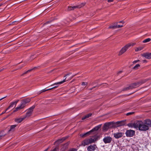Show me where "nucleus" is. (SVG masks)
<instances>
[{
  "instance_id": "obj_1",
  "label": "nucleus",
  "mask_w": 151,
  "mask_h": 151,
  "mask_svg": "<svg viewBox=\"0 0 151 151\" xmlns=\"http://www.w3.org/2000/svg\"><path fill=\"white\" fill-rule=\"evenodd\" d=\"M31 101L30 99L27 98L21 101V104L19 106L16 108L13 112H15L18 110L24 108L26 104L29 103Z\"/></svg>"
},
{
  "instance_id": "obj_2",
  "label": "nucleus",
  "mask_w": 151,
  "mask_h": 151,
  "mask_svg": "<svg viewBox=\"0 0 151 151\" xmlns=\"http://www.w3.org/2000/svg\"><path fill=\"white\" fill-rule=\"evenodd\" d=\"M101 124H99L93 128L91 130L86 133L80 134V136L82 138H84L89 135L92 134V133L94 131L98 130L101 127Z\"/></svg>"
},
{
  "instance_id": "obj_3",
  "label": "nucleus",
  "mask_w": 151,
  "mask_h": 151,
  "mask_svg": "<svg viewBox=\"0 0 151 151\" xmlns=\"http://www.w3.org/2000/svg\"><path fill=\"white\" fill-rule=\"evenodd\" d=\"M137 128L141 131H146L148 130L149 127L148 126L145 124L141 121H138Z\"/></svg>"
},
{
  "instance_id": "obj_4",
  "label": "nucleus",
  "mask_w": 151,
  "mask_h": 151,
  "mask_svg": "<svg viewBox=\"0 0 151 151\" xmlns=\"http://www.w3.org/2000/svg\"><path fill=\"white\" fill-rule=\"evenodd\" d=\"M35 105H33L30 108H29L28 109L27 111L26 112V114L24 116V117H25V118L26 117H29L31 116L32 113L33 111V109L35 108Z\"/></svg>"
},
{
  "instance_id": "obj_5",
  "label": "nucleus",
  "mask_w": 151,
  "mask_h": 151,
  "mask_svg": "<svg viewBox=\"0 0 151 151\" xmlns=\"http://www.w3.org/2000/svg\"><path fill=\"white\" fill-rule=\"evenodd\" d=\"M135 134V132L134 130L130 129L127 130L125 134L127 137H131L134 136Z\"/></svg>"
},
{
  "instance_id": "obj_6",
  "label": "nucleus",
  "mask_w": 151,
  "mask_h": 151,
  "mask_svg": "<svg viewBox=\"0 0 151 151\" xmlns=\"http://www.w3.org/2000/svg\"><path fill=\"white\" fill-rule=\"evenodd\" d=\"M147 81V80L146 79L145 80H141L139 81L136 82L132 83L134 88L138 87L142 84L145 83Z\"/></svg>"
},
{
  "instance_id": "obj_7",
  "label": "nucleus",
  "mask_w": 151,
  "mask_h": 151,
  "mask_svg": "<svg viewBox=\"0 0 151 151\" xmlns=\"http://www.w3.org/2000/svg\"><path fill=\"white\" fill-rule=\"evenodd\" d=\"M131 45L130 44H127L124 47H123L122 49L120 51L119 55H121L122 54L130 47Z\"/></svg>"
},
{
  "instance_id": "obj_8",
  "label": "nucleus",
  "mask_w": 151,
  "mask_h": 151,
  "mask_svg": "<svg viewBox=\"0 0 151 151\" xmlns=\"http://www.w3.org/2000/svg\"><path fill=\"white\" fill-rule=\"evenodd\" d=\"M93 138H90L88 139L90 144L94 143L95 141H97L99 137V136L97 135H95L92 136Z\"/></svg>"
},
{
  "instance_id": "obj_9",
  "label": "nucleus",
  "mask_w": 151,
  "mask_h": 151,
  "mask_svg": "<svg viewBox=\"0 0 151 151\" xmlns=\"http://www.w3.org/2000/svg\"><path fill=\"white\" fill-rule=\"evenodd\" d=\"M96 148H97L96 145L95 144H93L88 146L87 150L88 151H95Z\"/></svg>"
},
{
  "instance_id": "obj_10",
  "label": "nucleus",
  "mask_w": 151,
  "mask_h": 151,
  "mask_svg": "<svg viewBox=\"0 0 151 151\" xmlns=\"http://www.w3.org/2000/svg\"><path fill=\"white\" fill-rule=\"evenodd\" d=\"M138 121L134 122V123H130L127 124V126L131 128H134L135 129H137V124Z\"/></svg>"
},
{
  "instance_id": "obj_11",
  "label": "nucleus",
  "mask_w": 151,
  "mask_h": 151,
  "mask_svg": "<svg viewBox=\"0 0 151 151\" xmlns=\"http://www.w3.org/2000/svg\"><path fill=\"white\" fill-rule=\"evenodd\" d=\"M112 139L110 136L105 137L103 139V141L105 144L110 143Z\"/></svg>"
},
{
  "instance_id": "obj_12",
  "label": "nucleus",
  "mask_w": 151,
  "mask_h": 151,
  "mask_svg": "<svg viewBox=\"0 0 151 151\" xmlns=\"http://www.w3.org/2000/svg\"><path fill=\"white\" fill-rule=\"evenodd\" d=\"M110 122L105 123L103 126L102 128L103 130L106 131L108 130L109 128H111V127H110Z\"/></svg>"
},
{
  "instance_id": "obj_13",
  "label": "nucleus",
  "mask_w": 151,
  "mask_h": 151,
  "mask_svg": "<svg viewBox=\"0 0 151 151\" xmlns=\"http://www.w3.org/2000/svg\"><path fill=\"white\" fill-rule=\"evenodd\" d=\"M124 133L122 132H118L114 133L113 134L114 137L116 139H118L122 137Z\"/></svg>"
},
{
  "instance_id": "obj_14",
  "label": "nucleus",
  "mask_w": 151,
  "mask_h": 151,
  "mask_svg": "<svg viewBox=\"0 0 151 151\" xmlns=\"http://www.w3.org/2000/svg\"><path fill=\"white\" fill-rule=\"evenodd\" d=\"M70 144L69 142H67L63 144V147L61 149V150L62 151H64L66 149H67L68 147V145Z\"/></svg>"
},
{
  "instance_id": "obj_15",
  "label": "nucleus",
  "mask_w": 151,
  "mask_h": 151,
  "mask_svg": "<svg viewBox=\"0 0 151 151\" xmlns=\"http://www.w3.org/2000/svg\"><path fill=\"white\" fill-rule=\"evenodd\" d=\"M19 101V100H18L17 101H13L11 102L10 105L6 109V110H8L10 108L12 107L15 104L16 105L18 103V102Z\"/></svg>"
},
{
  "instance_id": "obj_16",
  "label": "nucleus",
  "mask_w": 151,
  "mask_h": 151,
  "mask_svg": "<svg viewBox=\"0 0 151 151\" xmlns=\"http://www.w3.org/2000/svg\"><path fill=\"white\" fill-rule=\"evenodd\" d=\"M142 56L148 59H151V52L150 53H144L142 55Z\"/></svg>"
},
{
  "instance_id": "obj_17",
  "label": "nucleus",
  "mask_w": 151,
  "mask_h": 151,
  "mask_svg": "<svg viewBox=\"0 0 151 151\" xmlns=\"http://www.w3.org/2000/svg\"><path fill=\"white\" fill-rule=\"evenodd\" d=\"M90 144L88 139L83 140L81 143V145L84 146L86 145H87Z\"/></svg>"
},
{
  "instance_id": "obj_18",
  "label": "nucleus",
  "mask_w": 151,
  "mask_h": 151,
  "mask_svg": "<svg viewBox=\"0 0 151 151\" xmlns=\"http://www.w3.org/2000/svg\"><path fill=\"white\" fill-rule=\"evenodd\" d=\"M25 117L23 116V117L17 118L15 119V122L18 123L21 122L23 120L25 119Z\"/></svg>"
},
{
  "instance_id": "obj_19",
  "label": "nucleus",
  "mask_w": 151,
  "mask_h": 151,
  "mask_svg": "<svg viewBox=\"0 0 151 151\" xmlns=\"http://www.w3.org/2000/svg\"><path fill=\"white\" fill-rule=\"evenodd\" d=\"M110 123H111L110 127H111V128H115L118 127L117 122H110Z\"/></svg>"
},
{
  "instance_id": "obj_20",
  "label": "nucleus",
  "mask_w": 151,
  "mask_h": 151,
  "mask_svg": "<svg viewBox=\"0 0 151 151\" xmlns=\"http://www.w3.org/2000/svg\"><path fill=\"white\" fill-rule=\"evenodd\" d=\"M125 121H117V123L118 127L124 126L125 124Z\"/></svg>"
},
{
  "instance_id": "obj_21",
  "label": "nucleus",
  "mask_w": 151,
  "mask_h": 151,
  "mask_svg": "<svg viewBox=\"0 0 151 151\" xmlns=\"http://www.w3.org/2000/svg\"><path fill=\"white\" fill-rule=\"evenodd\" d=\"M17 127L16 125H14L10 126V129L9 130L8 132H13L15 130V128Z\"/></svg>"
},
{
  "instance_id": "obj_22",
  "label": "nucleus",
  "mask_w": 151,
  "mask_h": 151,
  "mask_svg": "<svg viewBox=\"0 0 151 151\" xmlns=\"http://www.w3.org/2000/svg\"><path fill=\"white\" fill-rule=\"evenodd\" d=\"M68 137H63L60 139L58 140L57 141H56L55 142H58L59 143H61L63 141L65 140Z\"/></svg>"
},
{
  "instance_id": "obj_23",
  "label": "nucleus",
  "mask_w": 151,
  "mask_h": 151,
  "mask_svg": "<svg viewBox=\"0 0 151 151\" xmlns=\"http://www.w3.org/2000/svg\"><path fill=\"white\" fill-rule=\"evenodd\" d=\"M78 6H68L67 9L68 11H70L74 10L75 9L78 8Z\"/></svg>"
},
{
  "instance_id": "obj_24",
  "label": "nucleus",
  "mask_w": 151,
  "mask_h": 151,
  "mask_svg": "<svg viewBox=\"0 0 151 151\" xmlns=\"http://www.w3.org/2000/svg\"><path fill=\"white\" fill-rule=\"evenodd\" d=\"M145 124L148 126H151V120L149 119H146L145 120Z\"/></svg>"
},
{
  "instance_id": "obj_25",
  "label": "nucleus",
  "mask_w": 151,
  "mask_h": 151,
  "mask_svg": "<svg viewBox=\"0 0 151 151\" xmlns=\"http://www.w3.org/2000/svg\"><path fill=\"white\" fill-rule=\"evenodd\" d=\"M66 79V78H65V79H63V80L62 81L58 82H57L56 83H55L52 84V85H51L50 86H52L55 85H58V84H61L66 81H65Z\"/></svg>"
},
{
  "instance_id": "obj_26",
  "label": "nucleus",
  "mask_w": 151,
  "mask_h": 151,
  "mask_svg": "<svg viewBox=\"0 0 151 151\" xmlns=\"http://www.w3.org/2000/svg\"><path fill=\"white\" fill-rule=\"evenodd\" d=\"M92 115V114L91 113H89L88 114H87L86 115L82 117V120H84L85 119L87 118H89V117L91 116Z\"/></svg>"
},
{
  "instance_id": "obj_27",
  "label": "nucleus",
  "mask_w": 151,
  "mask_h": 151,
  "mask_svg": "<svg viewBox=\"0 0 151 151\" xmlns=\"http://www.w3.org/2000/svg\"><path fill=\"white\" fill-rule=\"evenodd\" d=\"M4 131H2L0 133V140L2 137H4L6 134V133H4Z\"/></svg>"
},
{
  "instance_id": "obj_28",
  "label": "nucleus",
  "mask_w": 151,
  "mask_h": 151,
  "mask_svg": "<svg viewBox=\"0 0 151 151\" xmlns=\"http://www.w3.org/2000/svg\"><path fill=\"white\" fill-rule=\"evenodd\" d=\"M108 28H109V29H116V23H115L114 25H111Z\"/></svg>"
},
{
  "instance_id": "obj_29",
  "label": "nucleus",
  "mask_w": 151,
  "mask_h": 151,
  "mask_svg": "<svg viewBox=\"0 0 151 151\" xmlns=\"http://www.w3.org/2000/svg\"><path fill=\"white\" fill-rule=\"evenodd\" d=\"M140 66V65L139 64H136L134 67L132 68L133 69L136 70L138 69L139 67Z\"/></svg>"
},
{
  "instance_id": "obj_30",
  "label": "nucleus",
  "mask_w": 151,
  "mask_h": 151,
  "mask_svg": "<svg viewBox=\"0 0 151 151\" xmlns=\"http://www.w3.org/2000/svg\"><path fill=\"white\" fill-rule=\"evenodd\" d=\"M151 40V39L150 38H148L145 39L142 41L143 43H146L150 41Z\"/></svg>"
},
{
  "instance_id": "obj_31",
  "label": "nucleus",
  "mask_w": 151,
  "mask_h": 151,
  "mask_svg": "<svg viewBox=\"0 0 151 151\" xmlns=\"http://www.w3.org/2000/svg\"><path fill=\"white\" fill-rule=\"evenodd\" d=\"M77 149L74 148H70L68 151H77Z\"/></svg>"
},
{
  "instance_id": "obj_32",
  "label": "nucleus",
  "mask_w": 151,
  "mask_h": 151,
  "mask_svg": "<svg viewBox=\"0 0 151 151\" xmlns=\"http://www.w3.org/2000/svg\"><path fill=\"white\" fill-rule=\"evenodd\" d=\"M129 87L130 89H131L133 88H134V86H133V83H132V84H130L129 85Z\"/></svg>"
},
{
  "instance_id": "obj_33",
  "label": "nucleus",
  "mask_w": 151,
  "mask_h": 151,
  "mask_svg": "<svg viewBox=\"0 0 151 151\" xmlns=\"http://www.w3.org/2000/svg\"><path fill=\"white\" fill-rule=\"evenodd\" d=\"M50 151H59V148L58 147H56L52 150H51Z\"/></svg>"
},
{
  "instance_id": "obj_34",
  "label": "nucleus",
  "mask_w": 151,
  "mask_h": 151,
  "mask_svg": "<svg viewBox=\"0 0 151 151\" xmlns=\"http://www.w3.org/2000/svg\"><path fill=\"white\" fill-rule=\"evenodd\" d=\"M142 50V48L141 47L137 48L135 49V51L136 52H137L141 50Z\"/></svg>"
},
{
  "instance_id": "obj_35",
  "label": "nucleus",
  "mask_w": 151,
  "mask_h": 151,
  "mask_svg": "<svg viewBox=\"0 0 151 151\" xmlns=\"http://www.w3.org/2000/svg\"><path fill=\"white\" fill-rule=\"evenodd\" d=\"M37 68L36 67H35L34 68H32V69H30L28 70L27 71V72H28V73L29 72H31L32 70L35 69V68Z\"/></svg>"
},
{
  "instance_id": "obj_36",
  "label": "nucleus",
  "mask_w": 151,
  "mask_h": 151,
  "mask_svg": "<svg viewBox=\"0 0 151 151\" xmlns=\"http://www.w3.org/2000/svg\"><path fill=\"white\" fill-rule=\"evenodd\" d=\"M116 28H120L122 27L123 26V25H117L116 24H117L116 22Z\"/></svg>"
},
{
  "instance_id": "obj_37",
  "label": "nucleus",
  "mask_w": 151,
  "mask_h": 151,
  "mask_svg": "<svg viewBox=\"0 0 151 151\" xmlns=\"http://www.w3.org/2000/svg\"><path fill=\"white\" fill-rule=\"evenodd\" d=\"M58 87V86H54V87H52L51 88H49V89H47V90L48 91H49V90H52V89H53L56 88Z\"/></svg>"
},
{
  "instance_id": "obj_38",
  "label": "nucleus",
  "mask_w": 151,
  "mask_h": 151,
  "mask_svg": "<svg viewBox=\"0 0 151 151\" xmlns=\"http://www.w3.org/2000/svg\"><path fill=\"white\" fill-rule=\"evenodd\" d=\"M129 90H130V89L129 88V87H125L123 88V90L124 91H128Z\"/></svg>"
},
{
  "instance_id": "obj_39",
  "label": "nucleus",
  "mask_w": 151,
  "mask_h": 151,
  "mask_svg": "<svg viewBox=\"0 0 151 151\" xmlns=\"http://www.w3.org/2000/svg\"><path fill=\"white\" fill-rule=\"evenodd\" d=\"M134 112H129V113H127V114H126V115L127 116H129V115H132L133 114H134Z\"/></svg>"
},
{
  "instance_id": "obj_40",
  "label": "nucleus",
  "mask_w": 151,
  "mask_h": 151,
  "mask_svg": "<svg viewBox=\"0 0 151 151\" xmlns=\"http://www.w3.org/2000/svg\"><path fill=\"white\" fill-rule=\"evenodd\" d=\"M139 60H134V61H133L132 63L133 64H134V63H137L138 62H139Z\"/></svg>"
},
{
  "instance_id": "obj_41",
  "label": "nucleus",
  "mask_w": 151,
  "mask_h": 151,
  "mask_svg": "<svg viewBox=\"0 0 151 151\" xmlns=\"http://www.w3.org/2000/svg\"><path fill=\"white\" fill-rule=\"evenodd\" d=\"M7 110H6H6L4 111H3L0 114V115H2L3 114H4V113H5L6 111H7Z\"/></svg>"
},
{
  "instance_id": "obj_42",
  "label": "nucleus",
  "mask_w": 151,
  "mask_h": 151,
  "mask_svg": "<svg viewBox=\"0 0 151 151\" xmlns=\"http://www.w3.org/2000/svg\"><path fill=\"white\" fill-rule=\"evenodd\" d=\"M118 23H124V22L123 21H120L119 22H116V24H117Z\"/></svg>"
},
{
  "instance_id": "obj_43",
  "label": "nucleus",
  "mask_w": 151,
  "mask_h": 151,
  "mask_svg": "<svg viewBox=\"0 0 151 151\" xmlns=\"http://www.w3.org/2000/svg\"><path fill=\"white\" fill-rule=\"evenodd\" d=\"M135 43H132V44H130V43H129L128 44H130L131 45L130 46V47L131 46H134V45H135Z\"/></svg>"
},
{
  "instance_id": "obj_44",
  "label": "nucleus",
  "mask_w": 151,
  "mask_h": 151,
  "mask_svg": "<svg viewBox=\"0 0 151 151\" xmlns=\"http://www.w3.org/2000/svg\"><path fill=\"white\" fill-rule=\"evenodd\" d=\"M28 72H27V71H26L24 73H23L22 75L21 76H23L24 75L26 74L27 73H28Z\"/></svg>"
},
{
  "instance_id": "obj_45",
  "label": "nucleus",
  "mask_w": 151,
  "mask_h": 151,
  "mask_svg": "<svg viewBox=\"0 0 151 151\" xmlns=\"http://www.w3.org/2000/svg\"><path fill=\"white\" fill-rule=\"evenodd\" d=\"M47 91V89H46V90H45V89H43L42 90V92H45L46 91Z\"/></svg>"
},
{
  "instance_id": "obj_46",
  "label": "nucleus",
  "mask_w": 151,
  "mask_h": 151,
  "mask_svg": "<svg viewBox=\"0 0 151 151\" xmlns=\"http://www.w3.org/2000/svg\"><path fill=\"white\" fill-rule=\"evenodd\" d=\"M81 85L82 86L85 85V83L84 82H83L82 83Z\"/></svg>"
},
{
  "instance_id": "obj_47",
  "label": "nucleus",
  "mask_w": 151,
  "mask_h": 151,
  "mask_svg": "<svg viewBox=\"0 0 151 151\" xmlns=\"http://www.w3.org/2000/svg\"><path fill=\"white\" fill-rule=\"evenodd\" d=\"M51 22V21H47V22H46V24H48V23H50Z\"/></svg>"
},
{
  "instance_id": "obj_48",
  "label": "nucleus",
  "mask_w": 151,
  "mask_h": 151,
  "mask_svg": "<svg viewBox=\"0 0 151 151\" xmlns=\"http://www.w3.org/2000/svg\"><path fill=\"white\" fill-rule=\"evenodd\" d=\"M122 71H119L118 73V74H120L121 73H122Z\"/></svg>"
},
{
  "instance_id": "obj_49",
  "label": "nucleus",
  "mask_w": 151,
  "mask_h": 151,
  "mask_svg": "<svg viewBox=\"0 0 151 151\" xmlns=\"http://www.w3.org/2000/svg\"><path fill=\"white\" fill-rule=\"evenodd\" d=\"M71 74V73H68V74H66L65 76L64 77H65L66 76H68V75H70V74Z\"/></svg>"
},
{
  "instance_id": "obj_50",
  "label": "nucleus",
  "mask_w": 151,
  "mask_h": 151,
  "mask_svg": "<svg viewBox=\"0 0 151 151\" xmlns=\"http://www.w3.org/2000/svg\"><path fill=\"white\" fill-rule=\"evenodd\" d=\"M16 22V21L13 22H12V24H15V23Z\"/></svg>"
},
{
  "instance_id": "obj_51",
  "label": "nucleus",
  "mask_w": 151,
  "mask_h": 151,
  "mask_svg": "<svg viewBox=\"0 0 151 151\" xmlns=\"http://www.w3.org/2000/svg\"><path fill=\"white\" fill-rule=\"evenodd\" d=\"M6 97H4L2 98H1V99H0V101L1 100H2L3 99H4V98H5Z\"/></svg>"
},
{
  "instance_id": "obj_52",
  "label": "nucleus",
  "mask_w": 151,
  "mask_h": 151,
  "mask_svg": "<svg viewBox=\"0 0 151 151\" xmlns=\"http://www.w3.org/2000/svg\"><path fill=\"white\" fill-rule=\"evenodd\" d=\"M135 150H137V151H139V150L138 149H136Z\"/></svg>"
},
{
  "instance_id": "obj_53",
  "label": "nucleus",
  "mask_w": 151,
  "mask_h": 151,
  "mask_svg": "<svg viewBox=\"0 0 151 151\" xmlns=\"http://www.w3.org/2000/svg\"><path fill=\"white\" fill-rule=\"evenodd\" d=\"M2 4H0V7L2 5Z\"/></svg>"
},
{
  "instance_id": "obj_54",
  "label": "nucleus",
  "mask_w": 151,
  "mask_h": 151,
  "mask_svg": "<svg viewBox=\"0 0 151 151\" xmlns=\"http://www.w3.org/2000/svg\"><path fill=\"white\" fill-rule=\"evenodd\" d=\"M1 47V45H0V47Z\"/></svg>"
}]
</instances>
